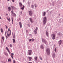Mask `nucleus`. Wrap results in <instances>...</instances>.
I'll return each instance as SVG.
<instances>
[{
	"instance_id": "nucleus-1",
	"label": "nucleus",
	"mask_w": 63,
	"mask_h": 63,
	"mask_svg": "<svg viewBox=\"0 0 63 63\" xmlns=\"http://www.w3.org/2000/svg\"><path fill=\"white\" fill-rule=\"evenodd\" d=\"M44 25H45V24H46L47 22V17H44L43 18V20Z\"/></svg>"
},
{
	"instance_id": "nucleus-2",
	"label": "nucleus",
	"mask_w": 63,
	"mask_h": 63,
	"mask_svg": "<svg viewBox=\"0 0 63 63\" xmlns=\"http://www.w3.org/2000/svg\"><path fill=\"white\" fill-rule=\"evenodd\" d=\"M42 40L43 43H44L45 45L47 44V42L46 40L42 38Z\"/></svg>"
},
{
	"instance_id": "nucleus-3",
	"label": "nucleus",
	"mask_w": 63,
	"mask_h": 63,
	"mask_svg": "<svg viewBox=\"0 0 63 63\" xmlns=\"http://www.w3.org/2000/svg\"><path fill=\"white\" fill-rule=\"evenodd\" d=\"M7 34L8 37H10L11 34V31L10 30H8L7 31Z\"/></svg>"
},
{
	"instance_id": "nucleus-4",
	"label": "nucleus",
	"mask_w": 63,
	"mask_h": 63,
	"mask_svg": "<svg viewBox=\"0 0 63 63\" xmlns=\"http://www.w3.org/2000/svg\"><path fill=\"white\" fill-rule=\"evenodd\" d=\"M46 52L47 53V54L49 55L50 54V50L48 48H47L46 49Z\"/></svg>"
},
{
	"instance_id": "nucleus-5",
	"label": "nucleus",
	"mask_w": 63,
	"mask_h": 63,
	"mask_svg": "<svg viewBox=\"0 0 63 63\" xmlns=\"http://www.w3.org/2000/svg\"><path fill=\"white\" fill-rule=\"evenodd\" d=\"M28 51H29V55H30L32 54V51L31 50H28Z\"/></svg>"
},
{
	"instance_id": "nucleus-6",
	"label": "nucleus",
	"mask_w": 63,
	"mask_h": 63,
	"mask_svg": "<svg viewBox=\"0 0 63 63\" xmlns=\"http://www.w3.org/2000/svg\"><path fill=\"white\" fill-rule=\"evenodd\" d=\"M37 31H38V27H36L34 31L35 34H36L37 33Z\"/></svg>"
},
{
	"instance_id": "nucleus-7",
	"label": "nucleus",
	"mask_w": 63,
	"mask_h": 63,
	"mask_svg": "<svg viewBox=\"0 0 63 63\" xmlns=\"http://www.w3.org/2000/svg\"><path fill=\"white\" fill-rule=\"evenodd\" d=\"M52 37V39L53 40H54L55 39V35L54 34H52L51 35Z\"/></svg>"
},
{
	"instance_id": "nucleus-8",
	"label": "nucleus",
	"mask_w": 63,
	"mask_h": 63,
	"mask_svg": "<svg viewBox=\"0 0 63 63\" xmlns=\"http://www.w3.org/2000/svg\"><path fill=\"white\" fill-rule=\"evenodd\" d=\"M58 43L59 44V46H60L61 45V44H62V41L60 40L58 42Z\"/></svg>"
},
{
	"instance_id": "nucleus-9",
	"label": "nucleus",
	"mask_w": 63,
	"mask_h": 63,
	"mask_svg": "<svg viewBox=\"0 0 63 63\" xmlns=\"http://www.w3.org/2000/svg\"><path fill=\"white\" fill-rule=\"evenodd\" d=\"M58 35L59 36H62L63 35V34L60 33H58Z\"/></svg>"
},
{
	"instance_id": "nucleus-10",
	"label": "nucleus",
	"mask_w": 63,
	"mask_h": 63,
	"mask_svg": "<svg viewBox=\"0 0 63 63\" xmlns=\"http://www.w3.org/2000/svg\"><path fill=\"white\" fill-rule=\"evenodd\" d=\"M29 15L30 16H32V11H29Z\"/></svg>"
},
{
	"instance_id": "nucleus-11",
	"label": "nucleus",
	"mask_w": 63,
	"mask_h": 63,
	"mask_svg": "<svg viewBox=\"0 0 63 63\" xmlns=\"http://www.w3.org/2000/svg\"><path fill=\"white\" fill-rule=\"evenodd\" d=\"M52 54L53 58H55V54L54 53H52Z\"/></svg>"
},
{
	"instance_id": "nucleus-12",
	"label": "nucleus",
	"mask_w": 63,
	"mask_h": 63,
	"mask_svg": "<svg viewBox=\"0 0 63 63\" xmlns=\"http://www.w3.org/2000/svg\"><path fill=\"white\" fill-rule=\"evenodd\" d=\"M19 25H20V28H22V24H21V22H20L19 23Z\"/></svg>"
},
{
	"instance_id": "nucleus-13",
	"label": "nucleus",
	"mask_w": 63,
	"mask_h": 63,
	"mask_svg": "<svg viewBox=\"0 0 63 63\" xmlns=\"http://www.w3.org/2000/svg\"><path fill=\"white\" fill-rule=\"evenodd\" d=\"M11 15L13 16H16V15L15 13H14L13 14H11Z\"/></svg>"
},
{
	"instance_id": "nucleus-14",
	"label": "nucleus",
	"mask_w": 63,
	"mask_h": 63,
	"mask_svg": "<svg viewBox=\"0 0 63 63\" xmlns=\"http://www.w3.org/2000/svg\"><path fill=\"white\" fill-rule=\"evenodd\" d=\"M19 7H22V3H21V2H19Z\"/></svg>"
},
{
	"instance_id": "nucleus-15",
	"label": "nucleus",
	"mask_w": 63,
	"mask_h": 63,
	"mask_svg": "<svg viewBox=\"0 0 63 63\" xmlns=\"http://www.w3.org/2000/svg\"><path fill=\"white\" fill-rule=\"evenodd\" d=\"M29 19L30 21H31V22L32 23H33V21L32 20V18H30Z\"/></svg>"
},
{
	"instance_id": "nucleus-16",
	"label": "nucleus",
	"mask_w": 63,
	"mask_h": 63,
	"mask_svg": "<svg viewBox=\"0 0 63 63\" xmlns=\"http://www.w3.org/2000/svg\"><path fill=\"white\" fill-rule=\"evenodd\" d=\"M12 35L13 36V38L14 39H15V34L14 33V35H13V33L12 32Z\"/></svg>"
},
{
	"instance_id": "nucleus-17",
	"label": "nucleus",
	"mask_w": 63,
	"mask_h": 63,
	"mask_svg": "<svg viewBox=\"0 0 63 63\" xmlns=\"http://www.w3.org/2000/svg\"><path fill=\"white\" fill-rule=\"evenodd\" d=\"M34 59H35L36 61H37V59H38V58H37V57L35 56L34 57Z\"/></svg>"
},
{
	"instance_id": "nucleus-18",
	"label": "nucleus",
	"mask_w": 63,
	"mask_h": 63,
	"mask_svg": "<svg viewBox=\"0 0 63 63\" xmlns=\"http://www.w3.org/2000/svg\"><path fill=\"white\" fill-rule=\"evenodd\" d=\"M13 56H14V53H12L11 54V57L12 58V59H13Z\"/></svg>"
},
{
	"instance_id": "nucleus-19",
	"label": "nucleus",
	"mask_w": 63,
	"mask_h": 63,
	"mask_svg": "<svg viewBox=\"0 0 63 63\" xmlns=\"http://www.w3.org/2000/svg\"><path fill=\"white\" fill-rule=\"evenodd\" d=\"M46 35L47 37H48V33L47 32V31L46 32Z\"/></svg>"
},
{
	"instance_id": "nucleus-20",
	"label": "nucleus",
	"mask_w": 63,
	"mask_h": 63,
	"mask_svg": "<svg viewBox=\"0 0 63 63\" xmlns=\"http://www.w3.org/2000/svg\"><path fill=\"white\" fill-rule=\"evenodd\" d=\"M28 58L29 59V61H31V59H32V58L31 57H29Z\"/></svg>"
},
{
	"instance_id": "nucleus-21",
	"label": "nucleus",
	"mask_w": 63,
	"mask_h": 63,
	"mask_svg": "<svg viewBox=\"0 0 63 63\" xmlns=\"http://www.w3.org/2000/svg\"><path fill=\"white\" fill-rule=\"evenodd\" d=\"M46 13L45 12H44L43 13V16H45V15H46Z\"/></svg>"
},
{
	"instance_id": "nucleus-22",
	"label": "nucleus",
	"mask_w": 63,
	"mask_h": 63,
	"mask_svg": "<svg viewBox=\"0 0 63 63\" xmlns=\"http://www.w3.org/2000/svg\"><path fill=\"white\" fill-rule=\"evenodd\" d=\"M4 54L5 55H6V56H8V53L6 52H4Z\"/></svg>"
},
{
	"instance_id": "nucleus-23",
	"label": "nucleus",
	"mask_w": 63,
	"mask_h": 63,
	"mask_svg": "<svg viewBox=\"0 0 63 63\" xmlns=\"http://www.w3.org/2000/svg\"><path fill=\"white\" fill-rule=\"evenodd\" d=\"M6 18H7V20H8V21L9 22H10V21H11V19H10V18H9V19H8V18L7 17Z\"/></svg>"
},
{
	"instance_id": "nucleus-24",
	"label": "nucleus",
	"mask_w": 63,
	"mask_h": 63,
	"mask_svg": "<svg viewBox=\"0 0 63 63\" xmlns=\"http://www.w3.org/2000/svg\"><path fill=\"white\" fill-rule=\"evenodd\" d=\"M6 33H7V32H5V34L6 38V39H7L8 38V37H7V35H6Z\"/></svg>"
},
{
	"instance_id": "nucleus-25",
	"label": "nucleus",
	"mask_w": 63,
	"mask_h": 63,
	"mask_svg": "<svg viewBox=\"0 0 63 63\" xmlns=\"http://www.w3.org/2000/svg\"><path fill=\"white\" fill-rule=\"evenodd\" d=\"M24 6L23 5V6L21 8V9H22V10L24 9Z\"/></svg>"
},
{
	"instance_id": "nucleus-26",
	"label": "nucleus",
	"mask_w": 63,
	"mask_h": 63,
	"mask_svg": "<svg viewBox=\"0 0 63 63\" xmlns=\"http://www.w3.org/2000/svg\"><path fill=\"white\" fill-rule=\"evenodd\" d=\"M40 48H42V49H43V48H44V47L43 46L41 45L40 47Z\"/></svg>"
},
{
	"instance_id": "nucleus-27",
	"label": "nucleus",
	"mask_w": 63,
	"mask_h": 63,
	"mask_svg": "<svg viewBox=\"0 0 63 63\" xmlns=\"http://www.w3.org/2000/svg\"><path fill=\"white\" fill-rule=\"evenodd\" d=\"M12 40H13V43H14L15 42H16V41H15V39H13Z\"/></svg>"
},
{
	"instance_id": "nucleus-28",
	"label": "nucleus",
	"mask_w": 63,
	"mask_h": 63,
	"mask_svg": "<svg viewBox=\"0 0 63 63\" xmlns=\"http://www.w3.org/2000/svg\"><path fill=\"white\" fill-rule=\"evenodd\" d=\"M11 7L12 8V9H15V7L13 6H11Z\"/></svg>"
},
{
	"instance_id": "nucleus-29",
	"label": "nucleus",
	"mask_w": 63,
	"mask_h": 63,
	"mask_svg": "<svg viewBox=\"0 0 63 63\" xmlns=\"http://www.w3.org/2000/svg\"><path fill=\"white\" fill-rule=\"evenodd\" d=\"M0 30L2 33H3V31L2 29H0Z\"/></svg>"
},
{
	"instance_id": "nucleus-30",
	"label": "nucleus",
	"mask_w": 63,
	"mask_h": 63,
	"mask_svg": "<svg viewBox=\"0 0 63 63\" xmlns=\"http://www.w3.org/2000/svg\"><path fill=\"white\" fill-rule=\"evenodd\" d=\"M39 58L41 60H42V57H41V56H39Z\"/></svg>"
},
{
	"instance_id": "nucleus-31",
	"label": "nucleus",
	"mask_w": 63,
	"mask_h": 63,
	"mask_svg": "<svg viewBox=\"0 0 63 63\" xmlns=\"http://www.w3.org/2000/svg\"><path fill=\"white\" fill-rule=\"evenodd\" d=\"M8 9L9 10H10V11H11V8L10 7H8Z\"/></svg>"
},
{
	"instance_id": "nucleus-32",
	"label": "nucleus",
	"mask_w": 63,
	"mask_h": 63,
	"mask_svg": "<svg viewBox=\"0 0 63 63\" xmlns=\"http://www.w3.org/2000/svg\"><path fill=\"white\" fill-rule=\"evenodd\" d=\"M32 8L33 9H34V5H32L31 6Z\"/></svg>"
},
{
	"instance_id": "nucleus-33",
	"label": "nucleus",
	"mask_w": 63,
	"mask_h": 63,
	"mask_svg": "<svg viewBox=\"0 0 63 63\" xmlns=\"http://www.w3.org/2000/svg\"><path fill=\"white\" fill-rule=\"evenodd\" d=\"M31 39V41H32V42H33V41H34V39L33 38H32Z\"/></svg>"
},
{
	"instance_id": "nucleus-34",
	"label": "nucleus",
	"mask_w": 63,
	"mask_h": 63,
	"mask_svg": "<svg viewBox=\"0 0 63 63\" xmlns=\"http://www.w3.org/2000/svg\"><path fill=\"white\" fill-rule=\"evenodd\" d=\"M7 51L8 52L9 54L11 53V52H10V50H7Z\"/></svg>"
},
{
	"instance_id": "nucleus-35",
	"label": "nucleus",
	"mask_w": 63,
	"mask_h": 63,
	"mask_svg": "<svg viewBox=\"0 0 63 63\" xmlns=\"http://www.w3.org/2000/svg\"><path fill=\"white\" fill-rule=\"evenodd\" d=\"M2 39H3V41H4V37H2Z\"/></svg>"
},
{
	"instance_id": "nucleus-36",
	"label": "nucleus",
	"mask_w": 63,
	"mask_h": 63,
	"mask_svg": "<svg viewBox=\"0 0 63 63\" xmlns=\"http://www.w3.org/2000/svg\"><path fill=\"white\" fill-rule=\"evenodd\" d=\"M8 61H11V59H9L8 60Z\"/></svg>"
},
{
	"instance_id": "nucleus-37",
	"label": "nucleus",
	"mask_w": 63,
	"mask_h": 63,
	"mask_svg": "<svg viewBox=\"0 0 63 63\" xmlns=\"http://www.w3.org/2000/svg\"><path fill=\"white\" fill-rule=\"evenodd\" d=\"M9 46H10V47H13V46H12V44H10L9 45Z\"/></svg>"
},
{
	"instance_id": "nucleus-38",
	"label": "nucleus",
	"mask_w": 63,
	"mask_h": 63,
	"mask_svg": "<svg viewBox=\"0 0 63 63\" xmlns=\"http://www.w3.org/2000/svg\"><path fill=\"white\" fill-rule=\"evenodd\" d=\"M6 49L7 50H9V48H8V47H6Z\"/></svg>"
},
{
	"instance_id": "nucleus-39",
	"label": "nucleus",
	"mask_w": 63,
	"mask_h": 63,
	"mask_svg": "<svg viewBox=\"0 0 63 63\" xmlns=\"http://www.w3.org/2000/svg\"><path fill=\"white\" fill-rule=\"evenodd\" d=\"M34 6H35V7H37V5H36V4H34Z\"/></svg>"
},
{
	"instance_id": "nucleus-40",
	"label": "nucleus",
	"mask_w": 63,
	"mask_h": 63,
	"mask_svg": "<svg viewBox=\"0 0 63 63\" xmlns=\"http://www.w3.org/2000/svg\"><path fill=\"white\" fill-rule=\"evenodd\" d=\"M55 52L56 51V48L55 49Z\"/></svg>"
},
{
	"instance_id": "nucleus-41",
	"label": "nucleus",
	"mask_w": 63,
	"mask_h": 63,
	"mask_svg": "<svg viewBox=\"0 0 63 63\" xmlns=\"http://www.w3.org/2000/svg\"><path fill=\"white\" fill-rule=\"evenodd\" d=\"M20 15H22V11H21L20 12Z\"/></svg>"
},
{
	"instance_id": "nucleus-42",
	"label": "nucleus",
	"mask_w": 63,
	"mask_h": 63,
	"mask_svg": "<svg viewBox=\"0 0 63 63\" xmlns=\"http://www.w3.org/2000/svg\"><path fill=\"white\" fill-rule=\"evenodd\" d=\"M11 13L12 14H13L14 13V12L13 11H11Z\"/></svg>"
},
{
	"instance_id": "nucleus-43",
	"label": "nucleus",
	"mask_w": 63,
	"mask_h": 63,
	"mask_svg": "<svg viewBox=\"0 0 63 63\" xmlns=\"http://www.w3.org/2000/svg\"><path fill=\"white\" fill-rule=\"evenodd\" d=\"M12 0V2H15V0Z\"/></svg>"
},
{
	"instance_id": "nucleus-44",
	"label": "nucleus",
	"mask_w": 63,
	"mask_h": 63,
	"mask_svg": "<svg viewBox=\"0 0 63 63\" xmlns=\"http://www.w3.org/2000/svg\"><path fill=\"white\" fill-rule=\"evenodd\" d=\"M31 39H29V42H31Z\"/></svg>"
},
{
	"instance_id": "nucleus-45",
	"label": "nucleus",
	"mask_w": 63,
	"mask_h": 63,
	"mask_svg": "<svg viewBox=\"0 0 63 63\" xmlns=\"http://www.w3.org/2000/svg\"><path fill=\"white\" fill-rule=\"evenodd\" d=\"M5 26L6 27V29H7L8 28V27L6 25H5Z\"/></svg>"
},
{
	"instance_id": "nucleus-46",
	"label": "nucleus",
	"mask_w": 63,
	"mask_h": 63,
	"mask_svg": "<svg viewBox=\"0 0 63 63\" xmlns=\"http://www.w3.org/2000/svg\"><path fill=\"white\" fill-rule=\"evenodd\" d=\"M11 19L12 21H13V17H12Z\"/></svg>"
},
{
	"instance_id": "nucleus-47",
	"label": "nucleus",
	"mask_w": 63,
	"mask_h": 63,
	"mask_svg": "<svg viewBox=\"0 0 63 63\" xmlns=\"http://www.w3.org/2000/svg\"><path fill=\"white\" fill-rule=\"evenodd\" d=\"M18 20H20V18H18Z\"/></svg>"
},
{
	"instance_id": "nucleus-48",
	"label": "nucleus",
	"mask_w": 63,
	"mask_h": 63,
	"mask_svg": "<svg viewBox=\"0 0 63 63\" xmlns=\"http://www.w3.org/2000/svg\"><path fill=\"white\" fill-rule=\"evenodd\" d=\"M13 63H15V60H14L13 61Z\"/></svg>"
},
{
	"instance_id": "nucleus-49",
	"label": "nucleus",
	"mask_w": 63,
	"mask_h": 63,
	"mask_svg": "<svg viewBox=\"0 0 63 63\" xmlns=\"http://www.w3.org/2000/svg\"><path fill=\"white\" fill-rule=\"evenodd\" d=\"M28 25V27H30V25L29 24Z\"/></svg>"
},
{
	"instance_id": "nucleus-50",
	"label": "nucleus",
	"mask_w": 63,
	"mask_h": 63,
	"mask_svg": "<svg viewBox=\"0 0 63 63\" xmlns=\"http://www.w3.org/2000/svg\"><path fill=\"white\" fill-rule=\"evenodd\" d=\"M28 30H26V33H27V32H28Z\"/></svg>"
},
{
	"instance_id": "nucleus-51",
	"label": "nucleus",
	"mask_w": 63,
	"mask_h": 63,
	"mask_svg": "<svg viewBox=\"0 0 63 63\" xmlns=\"http://www.w3.org/2000/svg\"><path fill=\"white\" fill-rule=\"evenodd\" d=\"M12 21V24H13V20Z\"/></svg>"
},
{
	"instance_id": "nucleus-52",
	"label": "nucleus",
	"mask_w": 63,
	"mask_h": 63,
	"mask_svg": "<svg viewBox=\"0 0 63 63\" xmlns=\"http://www.w3.org/2000/svg\"><path fill=\"white\" fill-rule=\"evenodd\" d=\"M0 19H2L1 17V16H0Z\"/></svg>"
},
{
	"instance_id": "nucleus-53",
	"label": "nucleus",
	"mask_w": 63,
	"mask_h": 63,
	"mask_svg": "<svg viewBox=\"0 0 63 63\" xmlns=\"http://www.w3.org/2000/svg\"><path fill=\"white\" fill-rule=\"evenodd\" d=\"M6 16H7V15L8 16V14H6Z\"/></svg>"
},
{
	"instance_id": "nucleus-54",
	"label": "nucleus",
	"mask_w": 63,
	"mask_h": 63,
	"mask_svg": "<svg viewBox=\"0 0 63 63\" xmlns=\"http://www.w3.org/2000/svg\"><path fill=\"white\" fill-rule=\"evenodd\" d=\"M29 63H32V62H29Z\"/></svg>"
},
{
	"instance_id": "nucleus-55",
	"label": "nucleus",
	"mask_w": 63,
	"mask_h": 63,
	"mask_svg": "<svg viewBox=\"0 0 63 63\" xmlns=\"http://www.w3.org/2000/svg\"><path fill=\"white\" fill-rule=\"evenodd\" d=\"M52 5H53V6H54V4H52Z\"/></svg>"
},
{
	"instance_id": "nucleus-56",
	"label": "nucleus",
	"mask_w": 63,
	"mask_h": 63,
	"mask_svg": "<svg viewBox=\"0 0 63 63\" xmlns=\"http://www.w3.org/2000/svg\"><path fill=\"white\" fill-rule=\"evenodd\" d=\"M7 1H9V0H7Z\"/></svg>"
},
{
	"instance_id": "nucleus-57",
	"label": "nucleus",
	"mask_w": 63,
	"mask_h": 63,
	"mask_svg": "<svg viewBox=\"0 0 63 63\" xmlns=\"http://www.w3.org/2000/svg\"><path fill=\"white\" fill-rule=\"evenodd\" d=\"M8 30H10V28H9Z\"/></svg>"
},
{
	"instance_id": "nucleus-58",
	"label": "nucleus",
	"mask_w": 63,
	"mask_h": 63,
	"mask_svg": "<svg viewBox=\"0 0 63 63\" xmlns=\"http://www.w3.org/2000/svg\"><path fill=\"white\" fill-rule=\"evenodd\" d=\"M60 14H59V16H60Z\"/></svg>"
},
{
	"instance_id": "nucleus-59",
	"label": "nucleus",
	"mask_w": 63,
	"mask_h": 63,
	"mask_svg": "<svg viewBox=\"0 0 63 63\" xmlns=\"http://www.w3.org/2000/svg\"><path fill=\"white\" fill-rule=\"evenodd\" d=\"M29 4V2L28 3V4Z\"/></svg>"
},
{
	"instance_id": "nucleus-60",
	"label": "nucleus",
	"mask_w": 63,
	"mask_h": 63,
	"mask_svg": "<svg viewBox=\"0 0 63 63\" xmlns=\"http://www.w3.org/2000/svg\"><path fill=\"white\" fill-rule=\"evenodd\" d=\"M23 1H24V0H23Z\"/></svg>"
},
{
	"instance_id": "nucleus-61",
	"label": "nucleus",
	"mask_w": 63,
	"mask_h": 63,
	"mask_svg": "<svg viewBox=\"0 0 63 63\" xmlns=\"http://www.w3.org/2000/svg\"><path fill=\"white\" fill-rule=\"evenodd\" d=\"M48 10H47V11L48 12Z\"/></svg>"
}]
</instances>
